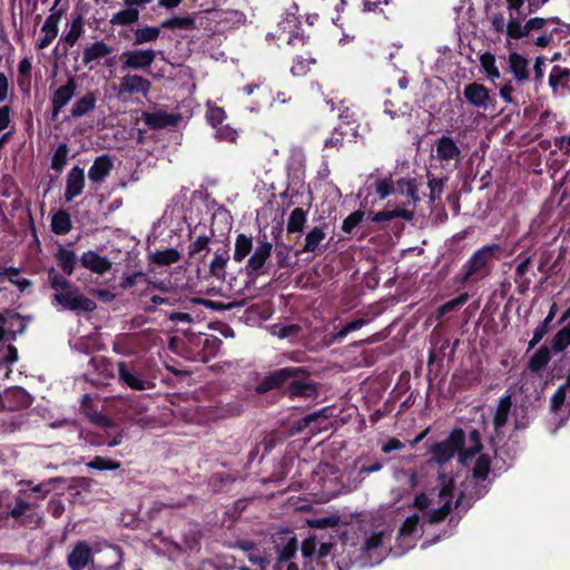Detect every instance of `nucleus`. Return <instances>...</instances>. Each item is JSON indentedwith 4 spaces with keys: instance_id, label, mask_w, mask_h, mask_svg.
Here are the masks:
<instances>
[{
    "instance_id": "nucleus-1",
    "label": "nucleus",
    "mask_w": 570,
    "mask_h": 570,
    "mask_svg": "<svg viewBox=\"0 0 570 570\" xmlns=\"http://www.w3.org/2000/svg\"><path fill=\"white\" fill-rule=\"evenodd\" d=\"M278 390L289 400L315 399L320 384L311 380V372L303 366H286L267 373L255 386L259 395Z\"/></svg>"
},
{
    "instance_id": "nucleus-2",
    "label": "nucleus",
    "mask_w": 570,
    "mask_h": 570,
    "mask_svg": "<svg viewBox=\"0 0 570 570\" xmlns=\"http://www.w3.org/2000/svg\"><path fill=\"white\" fill-rule=\"evenodd\" d=\"M549 0H505L509 11L508 39L521 40L529 38L534 31H542L548 23L559 24L561 21L558 17H534L522 23V20L537 12Z\"/></svg>"
},
{
    "instance_id": "nucleus-3",
    "label": "nucleus",
    "mask_w": 570,
    "mask_h": 570,
    "mask_svg": "<svg viewBox=\"0 0 570 570\" xmlns=\"http://www.w3.org/2000/svg\"><path fill=\"white\" fill-rule=\"evenodd\" d=\"M267 41H273L279 49L291 56L304 53V50H312L309 33H306L299 19L288 13L279 21L274 31L266 36Z\"/></svg>"
},
{
    "instance_id": "nucleus-4",
    "label": "nucleus",
    "mask_w": 570,
    "mask_h": 570,
    "mask_svg": "<svg viewBox=\"0 0 570 570\" xmlns=\"http://www.w3.org/2000/svg\"><path fill=\"white\" fill-rule=\"evenodd\" d=\"M48 282L56 292L53 301L63 309L80 313H91L97 304L91 298L80 293L79 287L61 275L55 267L48 269Z\"/></svg>"
},
{
    "instance_id": "nucleus-5",
    "label": "nucleus",
    "mask_w": 570,
    "mask_h": 570,
    "mask_svg": "<svg viewBox=\"0 0 570 570\" xmlns=\"http://www.w3.org/2000/svg\"><path fill=\"white\" fill-rule=\"evenodd\" d=\"M501 252L502 247L497 243L488 244L476 249L462 266L461 274L456 276V282L466 284L489 276L492 272L494 259L499 258Z\"/></svg>"
},
{
    "instance_id": "nucleus-6",
    "label": "nucleus",
    "mask_w": 570,
    "mask_h": 570,
    "mask_svg": "<svg viewBox=\"0 0 570 570\" xmlns=\"http://www.w3.org/2000/svg\"><path fill=\"white\" fill-rule=\"evenodd\" d=\"M465 441L466 434L464 430L454 428L445 440L432 443L428 446V452L431 454L429 463L443 466L456 454L461 462V452L464 450Z\"/></svg>"
},
{
    "instance_id": "nucleus-7",
    "label": "nucleus",
    "mask_w": 570,
    "mask_h": 570,
    "mask_svg": "<svg viewBox=\"0 0 570 570\" xmlns=\"http://www.w3.org/2000/svg\"><path fill=\"white\" fill-rule=\"evenodd\" d=\"M118 383L134 391H145L151 389L154 383L145 375L137 362H118Z\"/></svg>"
},
{
    "instance_id": "nucleus-8",
    "label": "nucleus",
    "mask_w": 570,
    "mask_h": 570,
    "mask_svg": "<svg viewBox=\"0 0 570 570\" xmlns=\"http://www.w3.org/2000/svg\"><path fill=\"white\" fill-rule=\"evenodd\" d=\"M257 243V247L245 266L249 283H255L258 276L268 274L266 264L272 255L273 244L267 240L266 235L263 236V239L258 238Z\"/></svg>"
},
{
    "instance_id": "nucleus-9",
    "label": "nucleus",
    "mask_w": 570,
    "mask_h": 570,
    "mask_svg": "<svg viewBox=\"0 0 570 570\" xmlns=\"http://www.w3.org/2000/svg\"><path fill=\"white\" fill-rule=\"evenodd\" d=\"M330 225L326 222L312 227L305 235L304 244L301 249L295 252V256H301L304 253H312L314 256H320L327 249V244L324 243L327 236Z\"/></svg>"
},
{
    "instance_id": "nucleus-10",
    "label": "nucleus",
    "mask_w": 570,
    "mask_h": 570,
    "mask_svg": "<svg viewBox=\"0 0 570 570\" xmlns=\"http://www.w3.org/2000/svg\"><path fill=\"white\" fill-rule=\"evenodd\" d=\"M29 322L30 317L21 316L13 309L0 313V326L3 328L8 342L16 341L19 334L24 333Z\"/></svg>"
},
{
    "instance_id": "nucleus-11",
    "label": "nucleus",
    "mask_w": 570,
    "mask_h": 570,
    "mask_svg": "<svg viewBox=\"0 0 570 570\" xmlns=\"http://www.w3.org/2000/svg\"><path fill=\"white\" fill-rule=\"evenodd\" d=\"M122 69L146 70L151 67L156 59V51L153 49L126 50L121 55Z\"/></svg>"
},
{
    "instance_id": "nucleus-12",
    "label": "nucleus",
    "mask_w": 570,
    "mask_h": 570,
    "mask_svg": "<svg viewBox=\"0 0 570 570\" xmlns=\"http://www.w3.org/2000/svg\"><path fill=\"white\" fill-rule=\"evenodd\" d=\"M77 82L73 77H69L67 82L56 89L51 96V120H57L62 108L66 107L75 96Z\"/></svg>"
},
{
    "instance_id": "nucleus-13",
    "label": "nucleus",
    "mask_w": 570,
    "mask_h": 570,
    "mask_svg": "<svg viewBox=\"0 0 570 570\" xmlns=\"http://www.w3.org/2000/svg\"><path fill=\"white\" fill-rule=\"evenodd\" d=\"M334 549L335 544L333 542L320 543L315 560L307 570H343L340 561L336 560Z\"/></svg>"
},
{
    "instance_id": "nucleus-14",
    "label": "nucleus",
    "mask_w": 570,
    "mask_h": 570,
    "mask_svg": "<svg viewBox=\"0 0 570 570\" xmlns=\"http://www.w3.org/2000/svg\"><path fill=\"white\" fill-rule=\"evenodd\" d=\"M463 96L470 105L484 110H488L495 101L490 96V90L484 85L475 81L464 87Z\"/></svg>"
},
{
    "instance_id": "nucleus-15",
    "label": "nucleus",
    "mask_w": 570,
    "mask_h": 570,
    "mask_svg": "<svg viewBox=\"0 0 570 570\" xmlns=\"http://www.w3.org/2000/svg\"><path fill=\"white\" fill-rule=\"evenodd\" d=\"M435 156L441 161L460 163L462 153L453 137L443 135L435 140Z\"/></svg>"
},
{
    "instance_id": "nucleus-16",
    "label": "nucleus",
    "mask_w": 570,
    "mask_h": 570,
    "mask_svg": "<svg viewBox=\"0 0 570 570\" xmlns=\"http://www.w3.org/2000/svg\"><path fill=\"white\" fill-rule=\"evenodd\" d=\"M512 407V396L511 394L503 395L498 403L495 409V413L493 416V426L495 431V436L490 439L491 445L494 448V454L497 455V438H500L501 429L507 424L509 414Z\"/></svg>"
},
{
    "instance_id": "nucleus-17",
    "label": "nucleus",
    "mask_w": 570,
    "mask_h": 570,
    "mask_svg": "<svg viewBox=\"0 0 570 570\" xmlns=\"http://www.w3.org/2000/svg\"><path fill=\"white\" fill-rule=\"evenodd\" d=\"M85 170L79 166H73L67 175L65 200L71 202L77 196L81 195L85 187Z\"/></svg>"
},
{
    "instance_id": "nucleus-18",
    "label": "nucleus",
    "mask_w": 570,
    "mask_h": 570,
    "mask_svg": "<svg viewBox=\"0 0 570 570\" xmlns=\"http://www.w3.org/2000/svg\"><path fill=\"white\" fill-rule=\"evenodd\" d=\"M142 120L149 129L159 130L167 127H175L179 121V116L175 114H168L164 110L155 112H142Z\"/></svg>"
},
{
    "instance_id": "nucleus-19",
    "label": "nucleus",
    "mask_w": 570,
    "mask_h": 570,
    "mask_svg": "<svg viewBox=\"0 0 570 570\" xmlns=\"http://www.w3.org/2000/svg\"><path fill=\"white\" fill-rule=\"evenodd\" d=\"M508 70L519 83L530 80L529 60L519 52H510L508 57Z\"/></svg>"
},
{
    "instance_id": "nucleus-20",
    "label": "nucleus",
    "mask_w": 570,
    "mask_h": 570,
    "mask_svg": "<svg viewBox=\"0 0 570 570\" xmlns=\"http://www.w3.org/2000/svg\"><path fill=\"white\" fill-rule=\"evenodd\" d=\"M114 168V161L107 154L98 156L88 171V177L92 184L100 185L110 175Z\"/></svg>"
},
{
    "instance_id": "nucleus-21",
    "label": "nucleus",
    "mask_w": 570,
    "mask_h": 570,
    "mask_svg": "<svg viewBox=\"0 0 570 570\" xmlns=\"http://www.w3.org/2000/svg\"><path fill=\"white\" fill-rule=\"evenodd\" d=\"M151 88V82L139 75H126L120 80V94H141L147 96Z\"/></svg>"
},
{
    "instance_id": "nucleus-22",
    "label": "nucleus",
    "mask_w": 570,
    "mask_h": 570,
    "mask_svg": "<svg viewBox=\"0 0 570 570\" xmlns=\"http://www.w3.org/2000/svg\"><path fill=\"white\" fill-rule=\"evenodd\" d=\"M80 263L85 268L99 275L107 273L111 268V262L94 250L83 252L80 256Z\"/></svg>"
},
{
    "instance_id": "nucleus-23",
    "label": "nucleus",
    "mask_w": 570,
    "mask_h": 570,
    "mask_svg": "<svg viewBox=\"0 0 570 570\" xmlns=\"http://www.w3.org/2000/svg\"><path fill=\"white\" fill-rule=\"evenodd\" d=\"M4 403L8 410L18 411L29 407L32 397L23 387L18 386L6 392Z\"/></svg>"
},
{
    "instance_id": "nucleus-24",
    "label": "nucleus",
    "mask_w": 570,
    "mask_h": 570,
    "mask_svg": "<svg viewBox=\"0 0 570 570\" xmlns=\"http://www.w3.org/2000/svg\"><path fill=\"white\" fill-rule=\"evenodd\" d=\"M91 559V550L86 542H78L68 554L67 562L71 570H83Z\"/></svg>"
},
{
    "instance_id": "nucleus-25",
    "label": "nucleus",
    "mask_w": 570,
    "mask_h": 570,
    "mask_svg": "<svg viewBox=\"0 0 570 570\" xmlns=\"http://www.w3.org/2000/svg\"><path fill=\"white\" fill-rule=\"evenodd\" d=\"M237 472H215L208 479V487L214 493H223L229 491L230 487L237 480Z\"/></svg>"
},
{
    "instance_id": "nucleus-26",
    "label": "nucleus",
    "mask_w": 570,
    "mask_h": 570,
    "mask_svg": "<svg viewBox=\"0 0 570 570\" xmlns=\"http://www.w3.org/2000/svg\"><path fill=\"white\" fill-rule=\"evenodd\" d=\"M229 246L228 244H224L222 248H218L215 252L214 258L209 264V273L212 276L217 279H225L226 276V265L229 261Z\"/></svg>"
},
{
    "instance_id": "nucleus-27",
    "label": "nucleus",
    "mask_w": 570,
    "mask_h": 570,
    "mask_svg": "<svg viewBox=\"0 0 570 570\" xmlns=\"http://www.w3.org/2000/svg\"><path fill=\"white\" fill-rule=\"evenodd\" d=\"M316 63L312 50H304V53L293 56L291 73L294 77H304L311 71V67Z\"/></svg>"
},
{
    "instance_id": "nucleus-28",
    "label": "nucleus",
    "mask_w": 570,
    "mask_h": 570,
    "mask_svg": "<svg viewBox=\"0 0 570 570\" xmlns=\"http://www.w3.org/2000/svg\"><path fill=\"white\" fill-rule=\"evenodd\" d=\"M112 52V48L104 41H95L86 47L82 52V63L88 66L90 62L99 60Z\"/></svg>"
},
{
    "instance_id": "nucleus-29",
    "label": "nucleus",
    "mask_w": 570,
    "mask_h": 570,
    "mask_svg": "<svg viewBox=\"0 0 570 570\" xmlns=\"http://www.w3.org/2000/svg\"><path fill=\"white\" fill-rule=\"evenodd\" d=\"M570 82V69L561 66H553L549 75V87L554 94L564 89Z\"/></svg>"
},
{
    "instance_id": "nucleus-30",
    "label": "nucleus",
    "mask_w": 570,
    "mask_h": 570,
    "mask_svg": "<svg viewBox=\"0 0 570 570\" xmlns=\"http://www.w3.org/2000/svg\"><path fill=\"white\" fill-rule=\"evenodd\" d=\"M55 258L58 266L66 275L70 276L73 274L78 261L73 250L59 246L55 254Z\"/></svg>"
},
{
    "instance_id": "nucleus-31",
    "label": "nucleus",
    "mask_w": 570,
    "mask_h": 570,
    "mask_svg": "<svg viewBox=\"0 0 570 570\" xmlns=\"http://www.w3.org/2000/svg\"><path fill=\"white\" fill-rule=\"evenodd\" d=\"M97 104V95L88 91L86 95L76 100L71 108V117L80 118L92 111Z\"/></svg>"
},
{
    "instance_id": "nucleus-32",
    "label": "nucleus",
    "mask_w": 570,
    "mask_h": 570,
    "mask_svg": "<svg viewBox=\"0 0 570 570\" xmlns=\"http://www.w3.org/2000/svg\"><path fill=\"white\" fill-rule=\"evenodd\" d=\"M89 366L92 368L94 373L104 380L115 377L114 364L106 356L91 357L89 361Z\"/></svg>"
},
{
    "instance_id": "nucleus-33",
    "label": "nucleus",
    "mask_w": 570,
    "mask_h": 570,
    "mask_svg": "<svg viewBox=\"0 0 570 570\" xmlns=\"http://www.w3.org/2000/svg\"><path fill=\"white\" fill-rule=\"evenodd\" d=\"M338 119L340 125H342L344 129L348 130L350 138L356 139L358 136L360 124L355 117V112L348 107L340 108Z\"/></svg>"
},
{
    "instance_id": "nucleus-34",
    "label": "nucleus",
    "mask_w": 570,
    "mask_h": 570,
    "mask_svg": "<svg viewBox=\"0 0 570 570\" xmlns=\"http://www.w3.org/2000/svg\"><path fill=\"white\" fill-rule=\"evenodd\" d=\"M469 441L472 443L470 448H465L461 452V464H466L472 458H474L478 453H480L483 449V444L481 441V433L476 429H472L469 432Z\"/></svg>"
},
{
    "instance_id": "nucleus-35",
    "label": "nucleus",
    "mask_w": 570,
    "mask_h": 570,
    "mask_svg": "<svg viewBox=\"0 0 570 570\" xmlns=\"http://www.w3.org/2000/svg\"><path fill=\"white\" fill-rule=\"evenodd\" d=\"M72 228V222L69 213L65 209H59L51 217V230L56 235H66Z\"/></svg>"
},
{
    "instance_id": "nucleus-36",
    "label": "nucleus",
    "mask_w": 570,
    "mask_h": 570,
    "mask_svg": "<svg viewBox=\"0 0 570 570\" xmlns=\"http://www.w3.org/2000/svg\"><path fill=\"white\" fill-rule=\"evenodd\" d=\"M140 13L137 8L125 7V9L114 13L109 20L112 26H129L139 20Z\"/></svg>"
},
{
    "instance_id": "nucleus-37",
    "label": "nucleus",
    "mask_w": 570,
    "mask_h": 570,
    "mask_svg": "<svg viewBox=\"0 0 570 570\" xmlns=\"http://www.w3.org/2000/svg\"><path fill=\"white\" fill-rule=\"evenodd\" d=\"M551 350L548 346L542 345L529 360L528 370L533 373H539L551 360Z\"/></svg>"
},
{
    "instance_id": "nucleus-38",
    "label": "nucleus",
    "mask_w": 570,
    "mask_h": 570,
    "mask_svg": "<svg viewBox=\"0 0 570 570\" xmlns=\"http://www.w3.org/2000/svg\"><path fill=\"white\" fill-rule=\"evenodd\" d=\"M161 29V24L159 27L146 26L144 28H137L134 31V46L156 41L160 35Z\"/></svg>"
},
{
    "instance_id": "nucleus-39",
    "label": "nucleus",
    "mask_w": 570,
    "mask_h": 570,
    "mask_svg": "<svg viewBox=\"0 0 570 570\" xmlns=\"http://www.w3.org/2000/svg\"><path fill=\"white\" fill-rule=\"evenodd\" d=\"M161 28L168 30H194L196 29V19L190 14L185 17H171L161 22Z\"/></svg>"
},
{
    "instance_id": "nucleus-40",
    "label": "nucleus",
    "mask_w": 570,
    "mask_h": 570,
    "mask_svg": "<svg viewBox=\"0 0 570 570\" xmlns=\"http://www.w3.org/2000/svg\"><path fill=\"white\" fill-rule=\"evenodd\" d=\"M307 212L301 207L294 208L288 217L286 230L288 234L302 233L306 224Z\"/></svg>"
},
{
    "instance_id": "nucleus-41",
    "label": "nucleus",
    "mask_w": 570,
    "mask_h": 570,
    "mask_svg": "<svg viewBox=\"0 0 570 570\" xmlns=\"http://www.w3.org/2000/svg\"><path fill=\"white\" fill-rule=\"evenodd\" d=\"M469 298H470V294L464 292V293L460 294L458 297L445 302L444 304L440 305L436 308L435 318L442 320L444 317V315L460 309L469 301Z\"/></svg>"
},
{
    "instance_id": "nucleus-42",
    "label": "nucleus",
    "mask_w": 570,
    "mask_h": 570,
    "mask_svg": "<svg viewBox=\"0 0 570 570\" xmlns=\"http://www.w3.org/2000/svg\"><path fill=\"white\" fill-rule=\"evenodd\" d=\"M253 249V239L252 237L245 234H238L235 242V249L233 258L235 262H243Z\"/></svg>"
},
{
    "instance_id": "nucleus-43",
    "label": "nucleus",
    "mask_w": 570,
    "mask_h": 570,
    "mask_svg": "<svg viewBox=\"0 0 570 570\" xmlns=\"http://www.w3.org/2000/svg\"><path fill=\"white\" fill-rule=\"evenodd\" d=\"M318 541L315 535H309L302 543L303 570H307L318 551Z\"/></svg>"
},
{
    "instance_id": "nucleus-44",
    "label": "nucleus",
    "mask_w": 570,
    "mask_h": 570,
    "mask_svg": "<svg viewBox=\"0 0 570 570\" xmlns=\"http://www.w3.org/2000/svg\"><path fill=\"white\" fill-rule=\"evenodd\" d=\"M296 550L297 542L296 539L293 538L279 549L277 560L273 566V570H283L285 563L294 558Z\"/></svg>"
},
{
    "instance_id": "nucleus-45",
    "label": "nucleus",
    "mask_w": 570,
    "mask_h": 570,
    "mask_svg": "<svg viewBox=\"0 0 570 570\" xmlns=\"http://www.w3.org/2000/svg\"><path fill=\"white\" fill-rule=\"evenodd\" d=\"M150 259L154 264L158 266H168L174 263L179 262L180 253L176 248H166L164 250H157L151 256Z\"/></svg>"
},
{
    "instance_id": "nucleus-46",
    "label": "nucleus",
    "mask_w": 570,
    "mask_h": 570,
    "mask_svg": "<svg viewBox=\"0 0 570 570\" xmlns=\"http://www.w3.org/2000/svg\"><path fill=\"white\" fill-rule=\"evenodd\" d=\"M531 262L532 258L528 256L522 262H520L515 268L514 282L519 286L520 293H524L530 286L531 279L525 275L529 272Z\"/></svg>"
},
{
    "instance_id": "nucleus-47",
    "label": "nucleus",
    "mask_w": 570,
    "mask_h": 570,
    "mask_svg": "<svg viewBox=\"0 0 570 570\" xmlns=\"http://www.w3.org/2000/svg\"><path fill=\"white\" fill-rule=\"evenodd\" d=\"M348 139L352 141L353 139L350 138V132L347 129H344L342 125L336 126L333 131L331 132V136L325 139L324 141V148H335L340 149L344 146V140Z\"/></svg>"
},
{
    "instance_id": "nucleus-48",
    "label": "nucleus",
    "mask_w": 570,
    "mask_h": 570,
    "mask_svg": "<svg viewBox=\"0 0 570 570\" xmlns=\"http://www.w3.org/2000/svg\"><path fill=\"white\" fill-rule=\"evenodd\" d=\"M568 346H570V322L554 334L551 351L558 354L563 352Z\"/></svg>"
},
{
    "instance_id": "nucleus-49",
    "label": "nucleus",
    "mask_w": 570,
    "mask_h": 570,
    "mask_svg": "<svg viewBox=\"0 0 570 570\" xmlns=\"http://www.w3.org/2000/svg\"><path fill=\"white\" fill-rule=\"evenodd\" d=\"M491 471V458L489 454L481 453L472 469V476L476 480L484 481Z\"/></svg>"
},
{
    "instance_id": "nucleus-50",
    "label": "nucleus",
    "mask_w": 570,
    "mask_h": 570,
    "mask_svg": "<svg viewBox=\"0 0 570 570\" xmlns=\"http://www.w3.org/2000/svg\"><path fill=\"white\" fill-rule=\"evenodd\" d=\"M60 0H55L53 7L50 9L51 13L47 17L43 26H42V32L57 37L58 35V23L61 19V16L63 13V10H59L57 12H53L55 8L58 6Z\"/></svg>"
},
{
    "instance_id": "nucleus-51",
    "label": "nucleus",
    "mask_w": 570,
    "mask_h": 570,
    "mask_svg": "<svg viewBox=\"0 0 570 570\" xmlns=\"http://www.w3.org/2000/svg\"><path fill=\"white\" fill-rule=\"evenodd\" d=\"M69 147L67 144H59L51 158V168L61 173L68 161Z\"/></svg>"
},
{
    "instance_id": "nucleus-52",
    "label": "nucleus",
    "mask_w": 570,
    "mask_h": 570,
    "mask_svg": "<svg viewBox=\"0 0 570 570\" xmlns=\"http://www.w3.org/2000/svg\"><path fill=\"white\" fill-rule=\"evenodd\" d=\"M89 469L97 471H116L121 468V463L105 456H95L86 464Z\"/></svg>"
},
{
    "instance_id": "nucleus-53",
    "label": "nucleus",
    "mask_w": 570,
    "mask_h": 570,
    "mask_svg": "<svg viewBox=\"0 0 570 570\" xmlns=\"http://www.w3.org/2000/svg\"><path fill=\"white\" fill-rule=\"evenodd\" d=\"M428 186L430 189V202L434 203L441 199V195L444 189V184L448 180L446 177H434L430 173L428 174Z\"/></svg>"
},
{
    "instance_id": "nucleus-54",
    "label": "nucleus",
    "mask_w": 570,
    "mask_h": 570,
    "mask_svg": "<svg viewBox=\"0 0 570 570\" xmlns=\"http://www.w3.org/2000/svg\"><path fill=\"white\" fill-rule=\"evenodd\" d=\"M83 22L81 16H78L72 20L69 31L62 37V40L69 46L73 47L78 41L79 37L83 32Z\"/></svg>"
},
{
    "instance_id": "nucleus-55",
    "label": "nucleus",
    "mask_w": 570,
    "mask_h": 570,
    "mask_svg": "<svg viewBox=\"0 0 570 570\" xmlns=\"http://www.w3.org/2000/svg\"><path fill=\"white\" fill-rule=\"evenodd\" d=\"M440 484L439 497L442 499L450 500L452 502L454 491V480L444 472H440L438 475Z\"/></svg>"
},
{
    "instance_id": "nucleus-56",
    "label": "nucleus",
    "mask_w": 570,
    "mask_h": 570,
    "mask_svg": "<svg viewBox=\"0 0 570 570\" xmlns=\"http://www.w3.org/2000/svg\"><path fill=\"white\" fill-rule=\"evenodd\" d=\"M365 216V212L362 209H357L351 213L346 218H344L341 229L343 233L351 235L354 229L363 222Z\"/></svg>"
},
{
    "instance_id": "nucleus-57",
    "label": "nucleus",
    "mask_w": 570,
    "mask_h": 570,
    "mask_svg": "<svg viewBox=\"0 0 570 570\" xmlns=\"http://www.w3.org/2000/svg\"><path fill=\"white\" fill-rule=\"evenodd\" d=\"M275 446L274 438H264L259 443H256L254 448L248 453V462H253L261 453L262 449V458L268 454L272 449Z\"/></svg>"
},
{
    "instance_id": "nucleus-58",
    "label": "nucleus",
    "mask_w": 570,
    "mask_h": 570,
    "mask_svg": "<svg viewBox=\"0 0 570 570\" xmlns=\"http://www.w3.org/2000/svg\"><path fill=\"white\" fill-rule=\"evenodd\" d=\"M292 246L284 243L276 242L275 244V259L278 268H287L291 266L289 252Z\"/></svg>"
},
{
    "instance_id": "nucleus-59",
    "label": "nucleus",
    "mask_w": 570,
    "mask_h": 570,
    "mask_svg": "<svg viewBox=\"0 0 570 570\" xmlns=\"http://www.w3.org/2000/svg\"><path fill=\"white\" fill-rule=\"evenodd\" d=\"M452 510V503L450 500L444 501V503L438 508L432 509L426 512L428 521L429 523H439L443 521L451 512Z\"/></svg>"
},
{
    "instance_id": "nucleus-60",
    "label": "nucleus",
    "mask_w": 570,
    "mask_h": 570,
    "mask_svg": "<svg viewBox=\"0 0 570 570\" xmlns=\"http://www.w3.org/2000/svg\"><path fill=\"white\" fill-rule=\"evenodd\" d=\"M480 63L488 77L500 78V71L495 65V57L491 52H484L480 56Z\"/></svg>"
},
{
    "instance_id": "nucleus-61",
    "label": "nucleus",
    "mask_w": 570,
    "mask_h": 570,
    "mask_svg": "<svg viewBox=\"0 0 570 570\" xmlns=\"http://www.w3.org/2000/svg\"><path fill=\"white\" fill-rule=\"evenodd\" d=\"M397 185L401 193L410 197L414 205L420 202L419 188L414 179L402 178L397 181Z\"/></svg>"
},
{
    "instance_id": "nucleus-62",
    "label": "nucleus",
    "mask_w": 570,
    "mask_h": 570,
    "mask_svg": "<svg viewBox=\"0 0 570 570\" xmlns=\"http://www.w3.org/2000/svg\"><path fill=\"white\" fill-rule=\"evenodd\" d=\"M139 282L150 283L144 272H135L131 274H124L120 278L119 287L128 289L138 284Z\"/></svg>"
},
{
    "instance_id": "nucleus-63",
    "label": "nucleus",
    "mask_w": 570,
    "mask_h": 570,
    "mask_svg": "<svg viewBox=\"0 0 570 570\" xmlns=\"http://www.w3.org/2000/svg\"><path fill=\"white\" fill-rule=\"evenodd\" d=\"M530 424L529 407L527 405H520L514 411V430H524Z\"/></svg>"
},
{
    "instance_id": "nucleus-64",
    "label": "nucleus",
    "mask_w": 570,
    "mask_h": 570,
    "mask_svg": "<svg viewBox=\"0 0 570 570\" xmlns=\"http://www.w3.org/2000/svg\"><path fill=\"white\" fill-rule=\"evenodd\" d=\"M395 191L394 183L391 178H380L375 181V193L380 199H385Z\"/></svg>"
}]
</instances>
